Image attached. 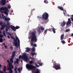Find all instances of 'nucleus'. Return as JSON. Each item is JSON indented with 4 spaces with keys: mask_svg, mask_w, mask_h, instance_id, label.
I'll return each instance as SVG.
<instances>
[{
    "mask_svg": "<svg viewBox=\"0 0 73 73\" xmlns=\"http://www.w3.org/2000/svg\"><path fill=\"white\" fill-rule=\"evenodd\" d=\"M48 17L49 15H48V13L46 12H44L43 14L42 17L39 16H37V17L38 19H42L43 20H45L48 19Z\"/></svg>",
    "mask_w": 73,
    "mask_h": 73,
    "instance_id": "f03ea898",
    "label": "nucleus"
},
{
    "mask_svg": "<svg viewBox=\"0 0 73 73\" xmlns=\"http://www.w3.org/2000/svg\"><path fill=\"white\" fill-rule=\"evenodd\" d=\"M37 63L40 66H42V64L41 63H40L39 62H37Z\"/></svg>",
    "mask_w": 73,
    "mask_h": 73,
    "instance_id": "f704fd0d",
    "label": "nucleus"
},
{
    "mask_svg": "<svg viewBox=\"0 0 73 73\" xmlns=\"http://www.w3.org/2000/svg\"><path fill=\"white\" fill-rule=\"evenodd\" d=\"M15 40H16L17 42V46L14 45V46H16V47H18V46H17V41H18V46H19V45H20V40H19V39L18 37H17V36L16 37V39H15Z\"/></svg>",
    "mask_w": 73,
    "mask_h": 73,
    "instance_id": "9d476101",
    "label": "nucleus"
},
{
    "mask_svg": "<svg viewBox=\"0 0 73 73\" xmlns=\"http://www.w3.org/2000/svg\"><path fill=\"white\" fill-rule=\"evenodd\" d=\"M10 49H11V50H12V49H13V47L12 46H11L10 47Z\"/></svg>",
    "mask_w": 73,
    "mask_h": 73,
    "instance_id": "c03bdc74",
    "label": "nucleus"
},
{
    "mask_svg": "<svg viewBox=\"0 0 73 73\" xmlns=\"http://www.w3.org/2000/svg\"><path fill=\"white\" fill-rule=\"evenodd\" d=\"M0 11L2 13H4L7 15H8V9L7 7H2L0 9Z\"/></svg>",
    "mask_w": 73,
    "mask_h": 73,
    "instance_id": "7ed1b4c3",
    "label": "nucleus"
},
{
    "mask_svg": "<svg viewBox=\"0 0 73 73\" xmlns=\"http://www.w3.org/2000/svg\"><path fill=\"white\" fill-rule=\"evenodd\" d=\"M39 29L41 30H42V31H44L45 30L44 28L42 27H40L39 28Z\"/></svg>",
    "mask_w": 73,
    "mask_h": 73,
    "instance_id": "b1692460",
    "label": "nucleus"
},
{
    "mask_svg": "<svg viewBox=\"0 0 73 73\" xmlns=\"http://www.w3.org/2000/svg\"><path fill=\"white\" fill-rule=\"evenodd\" d=\"M6 0H1V1H0V3L3 5H4L6 4Z\"/></svg>",
    "mask_w": 73,
    "mask_h": 73,
    "instance_id": "f8f14e48",
    "label": "nucleus"
},
{
    "mask_svg": "<svg viewBox=\"0 0 73 73\" xmlns=\"http://www.w3.org/2000/svg\"><path fill=\"white\" fill-rule=\"evenodd\" d=\"M9 70V72L10 73H13V70L12 68L10 67L7 68V70Z\"/></svg>",
    "mask_w": 73,
    "mask_h": 73,
    "instance_id": "4468645a",
    "label": "nucleus"
},
{
    "mask_svg": "<svg viewBox=\"0 0 73 73\" xmlns=\"http://www.w3.org/2000/svg\"><path fill=\"white\" fill-rule=\"evenodd\" d=\"M4 47L5 49H7V46H5Z\"/></svg>",
    "mask_w": 73,
    "mask_h": 73,
    "instance_id": "6e6d98bb",
    "label": "nucleus"
},
{
    "mask_svg": "<svg viewBox=\"0 0 73 73\" xmlns=\"http://www.w3.org/2000/svg\"><path fill=\"white\" fill-rule=\"evenodd\" d=\"M71 36H72V37H73V33H72L71 34Z\"/></svg>",
    "mask_w": 73,
    "mask_h": 73,
    "instance_id": "13d9d810",
    "label": "nucleus"
},
{
    "mask_svg": "<svg viewBox=\"0 0 73 73\" xmlns=\"http://www.w3.org/2000/svg\"><path fill=\"white\" fill-rule=\"evenodd\" d=\"M21 70H22V68H21Z\"/></svg>",
    "mask_w": 73,
    "mask_h": 73,
    "instance_id": "338daca9",
    "label": "nucleus"
},
{
    "mask_svg": "<svg viewBox=\"0 0 73 73\" xmlns=\"http://www.w3.org/2000/svg\"><path fill=\"white\" fill-rule=\"evenodd\" d=\"M0 73H4L3 71H2L1 70H0Z\"/></svg>",
    "mask_w": 73,
    "mask_h": 73,
    "instance_id": "8fccbe9b",
    "label": "nucleus"
},
{
    "mask_svg": "<svg viewBox=\"0 0 73 73\" xmlns=\"http://www.w3.org/2000/svg\"><path fill=\"white\" fill-rule=\"evenodd\" d=\"M16 53V51H13L12 53V58H12L13 59V58H14V57L15 56V54Z\"/></svg>",
    "mask_w": 73,
    "mask_h": 73,
    "instance_id": "ddd939ff",
    "label": "nucleus"
},
{
    "mask_svg": "<svg viewBox=\"0 0 73 73\" xmlns=\"http://www.w3.org/2000/svg\"><path fill=\"white\" fill-rule=\"evenodd\" d=\"M18 71H19V73H20V72H21V71H20V68H18Z\"/></svg>",
    "mask_w": 73,
    "mask_h": 73,
    "instance_id": "79ce46f5",
    "label": "nucleus"
},
{
    "mask_svg": "<svg viewBox=\"0 0 73 73\" xmlns=\"http://www.w3.org/2000/svg\"><path fill=\"white\" fill-rule=\"evenodd\" d=\"M33 46L35 47H37V45L36 44H34L33 45Z\"/></svg>",
    "mask_w": 73,
    "mask_h": 73,
    "instance_id": "a18cd8bd",
    "label": "nucleus"
},
{
    "mask_svg": "<svg viewBox=\"0 0 73 73\" xmlns=\"http://www.w3.org/2000/svg\"><path fill=\"white\" fill-rule=\"evenodd\" d=\"M3 35L4 36H6V35H5V31H4L3 32Z\"/></svg>",
    "mask_w": 73,
    "mask_h": 73,
    "instance_id": "4c0bfd02",
    "label": "nucleus"
},
{
    "mask_svg": "<svg viewBox=\"0 0 73 73\" xmlns=\"http://www.w3.org/2000/svg\"><path fill=\"white\" fill-rule=\"evenodd\" d=\"M65 24H66V23L64 21H63L62 23L61 24L60 26L63 27H65Z\"/></svg>",
    "mask_w": 73,
    "mask_h": 73,
    "instance_id": "2eb2a0df",
    "label": "nucleus"
},
{
    "mask_svg": "<svg viewBox=\"0 0 73 73\" xmlns=\"http://www.w3.org/2000/svg\"><path fill=\"white\" fill-rule=\"evenodd\" d=\"M2 24H4L3 23V22H0V25H2Z\"/></svg>",
    "mask_w": 73,
    "mask_h": 73,
    "instance_id": "49530a36",
    "label": "nucleus"
},
{
    "mask_svg": "<svg viewBox=\"0 0 73 73\" xmlns=\"http://www.w3.org/2000/svg\"><path fill=\"white\" fill-rule=\"evenodd\" d=\"M51 30V29H49L48 31H50V30Z\"/></svg>",
    "mask_w": 73,
    "mask_h": 73,
    "instance_id": "052dcab7",
    "label": "nucleus"
},
{
    "mask_svg": "<svg viewBox=\"0 0 73 73\" xmlns=\"http://www.w3.org/2000/svg\"><path fill=\"white\" fill-rule=\"evenodd\" d=\"M52 62L53 63L54 65H56V62L54 61L53 62V60H52Z\"/></svg>",
    "mask_w": 73,
    "mask_h": 73,
    "instance_id": "58836bf2",
    "label": "nucleus"
},
{
    "mask_svg": "<svg viewBox=\"0 0 73 73\" xmlns=\"http://www.w3.org/2000/svg\"><path fill=\"white\" fill-rule=\"evenodd\" d=\"M10 62L9 60H7V62L9 64V65L10 67V68H11V69H13V66L12 65V63L13 62V59L12 58H10Z\"/></svg>",
    "mask_w": 73,
    "mask_h": 73,
    "instance_id": "20e7f679",
    "label": "nucleus"
},
{
    "mask_svg": "<svg viewBox=\"0 0 73 73\" xmlns=\"http://www.w3.org/2000/svg\"><path fill=\"white\" fill-rule=\"evenodd\" d=\"M11 28L13 31H16V29H19L20 28V27L19 26H16L15 27V26H13V25H11L10 26Z\"/></svg>",
    "mask_w": 73,
    "mask_h": 73,
    "instance_id": "6e6552de",
    "label": "nucleus"
},
{
    "mask_svg": "<svg viewBox=\"0 0 73 73\" xmlns=\"http://www.w3.org/2000/svg\"><path fill=\"white\" fill-rule=\"evenodd\" d=\"M2 65H1V64H0V68H1V66H2Z\"/></svg>",
    "mask_w": 73,
    "mask_h": 73,
    "instance_id": "680f3d73",
    "label": "nucleus"
},
{
    "mask_svg": "<svg viewBox=\"0 0 73 73\" xmlns=\"http://www.w3.org/2000/svg\"><path fill=\"white\" fill-rule=\"evenodd\" d=\"M7 7L9 9H10V8H11V6L10 5H8L7 6Z\"/></svg>",
    "mask_w": 73,
    "mask_h": 73,
    "instance_id": "ea45409f",
    "label": "nucleus"
},
{
    "mask_svg": "<svg viewBox=\"0 0 73 73\" xmlns=\"http://www.w3.org/2000/svg\"><path fill=\"white\" fill-rule=\"evenodd\" d=\"M48 30V29L45 30L44 32V33L45 34H46V33L47 32Z\"/></svg>",
    "mask_w": 73,
    "mask_h": 73,
    "instance_id": "72a5a7b5",
    "label": "nucleus"
},
{
    "mask_svg": "<svg viewBox=\"0 0 73 73\" xmlns=\"http://www.w3.org/2000/svg\"><path fill=\"white\" fill-rule=\"evenodd\" d=\"M55 68L56 69V70H58L60 69V64H59V65H55Z\"/></svg>",
    "mask_w": 73,
    "mask_h": 73,
    "instance_id": "9b49d317",
    "label": "nucleus"
},
{
    "mask_svg": "<svg viewBox=\"0 0 73 73\" xmlns=\"http://www.w3.org/2000/svg\"><path fill=\"white\" fill-rule=\"evenodd\" d=\"M71 20H72V21H73V17H71Z\"/></svg>",
    "mask_w": 73,
    "mask_h": 73,
    "instance_id": "603ef678",
    "label": "nucleus"
},
{
    "mask_svg": "<svg viewBox=\"0 0 73 73\" xmlns=\"http://www.w3.org/2000/svg\"><path fill=\"white\" fill-rule=\"evenodd\" d=\"M44 3H46V4H48V1H47L46 0H45L44 1Z\"/></svg>",
    "mask_w": 73,
    "mask_h": 73,
    "instance_id": "473e14b6",
    "label": "nucleus"
},
{
    "mask_svg": "<svg viewBox=\"0 0 73 73\" xmlns=\"http://www.w3.org/2000/svg\"><path fill=\"white\" fill-rule=\"evenodd\" d=\"M17 68L16 66H15V67L14 68L15 71H17Z\"/></svg>",
    "mask_w": 73,
    "mask_h": 73,
    "instance_id": "a19ab883",
    "label": "nucleus"
},
{
    "mask_svg": "<svg viewBox=\"0 0 73 73\" xmlns=\"http://www.w3.org/2000/svg\"><path fill=\"white\" fill-rule=\"evenodd\" d=\"M52 68H55V66H52Z\"/></svg>",
    "mask_w": 73,
    "mask_h": 73,
    "instance_id": "e2e57ef3",
    "label": "nucleus"
},
{
    "mask_svg": "<svg viewBox=\"0 0 73 73\" xmlns=\"http://www.w3.org/2000/svg\"><path fill=\"white\" fill-rule=\"evenodd\" d=\"M22 58L26 61H28V57L27 56L26 54H23V55H22V56L20 55V56L19 57V58Z\"/></svg>",
    "mask_w": 73,
    "mask_h": 73,
    "instance_id": "0eeeda50",
    "label": "nucleus"
},
{
    "mask_svg": "<svg viewBox=\"0 0 73 73\" xmlns=\"http://www.w3.org/2000/svg\"><path fill=\"white\" fill-rule=\"evenodd\" d=\"M4 20H6V21H10L11 19L9 18H6L4 16Z\"/></svg>",
    "mask_w": 73,
    "mask_h": 73,
    "instance_id": "dca6fc26",
    "label": "nucleus"
},
{
    "mask_svg": "<svg viewBox=\"0 0 73 73\" xmlns=\"http://www.w3.org/2000/svg\"><path fill=\"white\" fill-rule=\"evenodd\" d=\"M1 33H2L0 30V38H3L4 37V36H3V35L1 34Z\"/></svg>",
    "mask_w": 73,
    "mask_h": 73,
    "instance_id": "393cba45",
    "label": "nucleus"
},
{
    "mask_svg": "<svg viewBox=\"0 0 73 73\" xmlns=\"http://www.w3.org/2000/svg\"><path fill=\"white\" fill-rule=\"evenodd\" d=\"M31 42H36L37 41V37H36V31H35L32 32L31 33Z\"/></svg>",
    "mask_w": 73,
    "mask_h": 73,
    "instance_id": "f257e3e1",
    "label": "nucleus"
},
{
    "mask_svg": "<svg viewBox=\"0 0 73 73\" xmlns=\"http://www.w3.org/2000/svg\"><path fill=\"white\" fill-rule=\"evenodd\" d=\"M26 68L28 69H33L34 70H35V69H36V68L35 66H33V65L31 64H27L26 65Z\"/></svg>",
    "mask_w": 73,
    "mask_h": 73,
    "instance_id": "39448f33",
    "label": "nucleus"
},
{
    "mask_svg": "<svg viewBox=\"0 0 73 73\" xmlns=\"http://www.w3.org/2000/svg\"><path fill=\"white\" fill-rule=\"evenodd\" d=\"M64 34H63L62 35L60 36V39L62 40L64 39Z\"/></svg>",
    "mask_w": 73,
    "mask_h": 73,
    "instance_id": "6ab92c4d",
    "label": "nucleus"
},
{
    "mask_svg": "<svg viewBox=\"0 0 73 73\" xmlns=\"http://www.w3.org/2000/svg\"><path fill=\"white\" fill-rule=\"evenodd\" d=\"M52 29V31L54 33H56V31H55V29Z\"/></svg>",
    "mask_w": 73,
    "mask_h": 73,
    "instance_id": "c756f323",
    "label": "nucleus"
},
{
    "mask_svg": "<svg viewBox=\"0 0 73 73\" xmlns=\"http://www.w3.org/2000/svg\"><path fill=\"white\" fill-rule=\"evenodd\" d=\"M33 52L34 51H35V48L34 47H33L32 49Z\"/></svg>",
    "mask_w": 73,
    "mask_h": 73,
    "instance_id": "cd10ccee",
    "label": "nucleus"
},
{
    "mask_svg": "<svg viewBox=\"0 0 73 73\" xmlns=\"http://www.w3.org/2000/svg\"><path fill=\"white\" fill-rule=\"evenodd\" d=\"M7 37L8 38H10V36H9V35H8Z\"/></svg>",
    "mask_w": 73,
    "mask_h": 73,
    "instance_id": "864d4df0",
    "label": "nucleus"
},
{
    "mask_svg": "<svg viewBox=\"0 0 73 73\" xmlns=\"http://www.w3.org/2000/svg\"><path fill=\"white\" fill-rule=\"evenodd\" d=\"M1 29H2V30H3L4 29V28L5 27H6V25H1Z\"/></svg>",
    "mask_w": 73,
    "mask_h": 73,
    "instance_id": "f3484780",
    "label": "nucleus"
},
{
    "mask_svg": "<svg viewBox=\"0 0 73 73\" xmlns=\"http://www.w3.org/2000/svg\"><path fill=\"white\" fill-rule=\"evenodd\" d=\"M32 59H34V58H31Z\"/></svg>",
    "mask_w": 73,
    "mask_h": 73,
    "instance_id": "0e129e2a",
    "label": "nucleus"
},
{
    "mask_svg": "<svg viewBox=\"0 0 73 73\" xmlns=\"http://www.w3.org/2000/svg\"><path fill=\"white\" fill-rule=\"evenodd\" d=\"M61 42H62L63 44H65V40H62Z\"/></svg>",
    "mask_w": 73,
    "mask_h": 73,
    "instance_id": "2f4dec72",
    "label": "nucleus"
},
{
    "mask_svg": "<svg viewBox=\"0 0 73 73\" xmlns=\"http://www.w3.org/2000/svg\"><path fill=\"white\" fill-rule=\"evenodd\" d=\"M31 56L32 57H33L34 55H35L36 56V55H37V54H36V52H31Z\"/></svg>",
    "mask_w": 73,
    "mask_h": 73,
    "instance_id": "aec40b11",
    "label": "nucleus"
},
{
    "mask_svg": "<svg viewBox=\"0 0 73 73\" xmlns=\"http://www.w3.org/2000/svg\"><path fill=\"white\" fill-rule=\"evenodd\" d=\"M5 73H7V72H5Z\"/></svg>",
    "mask_w": 73,
    "mask_h": 73,
    "instance_id": "774afa93",
    "label": "nucleus"
},
{
    "mask_svg": "<svg viewBox=\"0 0 73 73\" xmlns=\"http://www.w3.org/2000/svg\"><path fill=\"white\" fill-rule=\"evenodd\" d=\"M59 49V48L58 47V48H57V49Z\"/></svg>",
    "mask_w": 73,
    "mask_h": 73,
    "instance_id": "69168bd1",
    "label": "nucleus"
},
{
    "mask_svg": "<svg viewBox=\"0 0 73 73\" xmlns=\"http://www.w3.org/2000/svg\"><path fill=\"white\" fill-rule=\"evenodd\" d=\"M68 21L71 22V21H70V18L68 19Z\"/></svg>",
    "mask_w": 73,
    "mask_h": 73,
    "instance_id": "5fc2aeb1",
    "label": "nucleus"
},
{
    "mask_svg": "<svg viewBox=\"0 0 73 73\" xmlns=\"http://www.w3.org/2000/svg\"><path fill=\"white\" fill-rule=\"evenodd\" d=\"M6 27L5 31H6V32H8V30L10 29V27H9V22H7Z\"/></svg>",
    "mask_w": 73,
    "mask_h": 73,
    "instance_id": "1a4fd4ad",
    "label": "nucleus"
},
{
    "mask_svg": "<svg viewBox=\"0 0 73 73\" xmlns=\"http://www.w3.org/2000/svg\"><path fill=\"white\" fill-rule=\"evenodd\" d=\"M58 8H59L60 10H61V11H63V8H62V7L61 6H58Z\"/></svg>",
    "mask_w": 73,
    "mask_h": 73,
    "instance_id": "4be33fe9",
    "label": "nucleus"
},
{
    "mask_svg": "<svg viewBox=\"0 0 73 73\" xmlns=\"http://www.w3.org/2000/svg\"><path fill=\"white\" fill-rule=\"evenodd\" d=\"M3 41V38H0V42H2Z\"/></svg>",
    "mask_w": 73,
    "mask_h": 73,
    "instance_id": "7c9ffc66",
    "label": "nucleus"
},
{
    "mask_svg": "<svg viewBox=\"0 0 73 73\" xmlns=\"http://www.w3.org/2000/svg\"><path fill=\"white\" fill-rule=\"evenodd\" d=\"M33 46V43H31V46Z\"/></svg>",
    "mask_w": 73,
    "mask_h": 73,
    "instance_id": "3c124183",
    "label": "nucleus"
},
{
    "mask_svg": "<svg viewBox=\"0 0 73 73\" xmlns=\"http://www.w3.org/2000/svg\"><path fill=\"white\" fill-rule=\"evenodd\" d=\"M32 11H35V9L34 8L33 9Z\"/></svg>",
    "mask_w": 73,
    "mask_h": 73,
    "instance_id": "4d7b16f0",
    "label": "nucleus"
},
{
    "mask_svg": "<svg viewBox=\"0 0 73 73\" xmlns=\"http://www.w3.org/2000/svg\"><path fill=\"white\" fill-rule=\"evenodd\" d=\"M35 66H36V67H39V66L36 63H35Z\"/></svg>",
    "mask_w": 73,
    "mask_h": 73,
    "instance_id": "37998d69",
    "label": "nucleus"
},
{
    "mask_svg": "<svg viewBox=\"0 0 73 73\" xmlns=\"http://www.w3.org/2000/svg\"><path fill=\"white\" fill-rule=\"evenodd\" d=\"M6 33L7 34H8V35H9L10 36L11 38L12 39H13L14 40L13 42V45L15 46H17V41H16V40H15V38L13 36H12L11 34L9 33V32H6Z\"/></svg>",
    "mask_w": 73,
    "mask_h": 73,
    "instance_id": "423d86ee",
    "label": "nucleus"
},
{
    "mask_svg": "<svg viewBox=\"0 0 73 73\" xmlns=\"http://www.w3.org/2000/svg\"><path fill=\"white\" fill-rule=\"evenodd\" d=\"M2 16L3 17V19L4 18V14H2Z\"/></svg>",
    "mask_w": 73,
    "mask_h": 73,
    "instance_id": "09e8293b",
    "label": "nucleus"
},
{
    "mask_svg": "<svg viewBox=\"0 0 73 73\" xmlns=\"http://www.w3.org/2000/svg\"><path fill=\"white\" fill-rule=\"evenodd\" d=\"M6 69H7V67L6 66H4L3 67V70L4 72H6Z\"/></svg>",
    "mask_w": 73,
    "mask_h": 73,
    "instance_id": "5701e85b",
    "label": "nucleus"
},
{
    "mask_svg": "<svg viewBox=\"0 0 73 73\" xmlns=\"http://www.w3.org/2000/svg\"><path fill=\"white\" fill-rule=\"evenodd\" d=\"M70 23H71V22L68 21V22L66 23V25H70Z\"/></svg>",
    "mask_w": 73,
    "mask_h": 73,
    "instance_id": "a878e982",
    "label": "nucleus"
},
{
    "mask_svg": "<svg viewBox=\"0 0 73 73\" xmlns=\"http://www.w3.org/2000/svg\"><path fill=\"white\" fill-rule=\"evenodd\" d=\"M63 11H64V15H65V13H64V12H65V13H66V11L65 10H63Z\"/></svg>",
    "mask_w": 73,
    "mask_h": 73,
    "instance_id": "de8ad7c7",
    "label": "nucleus"
},
{
    "mask_svg": "<svg viewBox=\"0 0 73 73\" xmlns=\"http://www.w3.org/2000/svg\"><path fill=\"white\" fill-rule=\"evenodd\" d=\"M30 50H31L30 48L29 47H27V50H26V52H29V51H30Z\"/></svg>",
    "mask_w": 73,
    "mask_h": 73,
    "instance_id": "412c9836",
    "label": "nucleus"
},
{
    "mask_svg": "<svg viewBox=\"0 0 73 73\" xmlns=\"http://www.w3.org/2000/svg\"><path fill=\"white\" fill-rule=\"evenodd\" d=\"M37 32L38 33V35H40L41 33V31L40 29H38L37 30Z\"/></svg>",
    "mask_w": 73,
    "mask_h": 73,
    "instance_id": "bb28decb",
    "label": "nucleus"
},
{
    "mask_svg": "<svg viewBox=\"0 0 73 73\" xmlns=\"http://www.w3.org/2000/svg\"><path fill=\"white\" fill-rule=\"evenodd\" d=\"M19 59H17L16 61H15V62H14L15 65L16 64V63L17 64H19Z\"/></svg>",
    "mask_w": 73,
    "mask_h": 73,
    "instance_id": "a211bd4d",
    "label": "nucleus"
},
{
    "mask_svg": "<svg viewBox=\"0 0 73 73\" xmlns=\"http://www.w3.org/2000/svg\"><path fill=\"white\" fill-rule=\"evenodd\" d=\"M69 31H70V29H68L67 30H66V31H65V32H68Z\"/></svg>",
    "mask_w": 73,
    "mask_h": 73,
    "instance_id": "e433bc0d",
    "label": "nucleus"
},
{
    "mask_svg": "<svg viewBox=\"0 0 73 73\" xmlns=\"http://www.w3.org/2000/svg\"><path fill=\"white\" fill-rule=\"evenodd\" d=\"M29 63L30 64H32L33 63V61L31 60L29 62Z\"/></svg>",
    "mask_w": 73,
    "mask_h": 73,
    "instance_id": "c9c22d12",
    "label": "nucleus"
},
{
    "mask_svg": "<svg viewBox=\"0 0 73 73\" xmlns=\"http://www.w3.org/2000/svg\"><path fill=\"white\" fill-rule=\"evenodd\" d=\"M35 73H40V70L37 69Z\"/></svg>",
    "mask_w": 73,
    "mask_h": 73,
    "instance_id": "c85d7f7f",
    "label": "nucleus"
},
{
    "mask_svg": "<svg viewBox=\"0 0 73 73\" xmlns=\"http://www.w3.org/2000/svg\"><path fill=\"white\" fill-rule=\"evenodd\" d=\"M15 73H17V71H15Z\"/></svg>",
    "mask_w": 73,
    "mask_h": 73,
    "instance_id": "bf43d9fd",
    "label": "nucleus"
}]
</instances>
